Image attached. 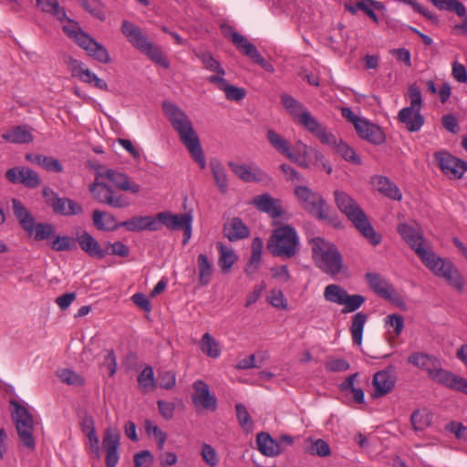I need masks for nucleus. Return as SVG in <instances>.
I'll list each match as a JSON object with an SVG mask.
<instances>
[{
  "label": "nucleus",
  "instance_id": "1",
  "mask_svg": "<svg viewBox=\"0 0 467 467\" xmlns=\"http://www.w3.org/2000/svg\"><path fill=\"white\" fill-rule=\"evenodd\" d=\"M162 110L173 130L178 133L180 140L189 150L191 157L201 169H205L204 153L199 137L187 114L178 106L169 101L162 103Z\"/></svg>",
  "mask_w": 467,
  "mask_h": 467
},
{
  "label": "nucleus",
  "instance_id": "2",
  "mask_svg": "<svg viewBox=\"0 0 467 467\" xmlns=\"http://www.w3.org/2000/svg\"><path fill=\"white\" fill-rule=\"evenodd\" d=\"M407 361L411 366L426 372L429 379L434 383L467 394V379L444 369L436 356L418 351L411 353Z\"/></svg>",
  "mask_w": 467,
  "mask_h": 467
},
{
  "label": "nucleus",
  "instance_id": "3",
  "mask_svg": "<svg viewBox=\"0 0 467 467\" xmlns=\"http://www.w3.org/2000/svg\"><path fill=\"white\" fill-rule=\"evenodd\" d=\"M309 244L313 261L321 272L335 277L346 269L343 256L335 244L322 237H314Z\"/></svg>",
  "mask_w": 467,
  "mask_h": 467
},
{
  "label": "nucleus",
  "instance_id": "4",
  "mask_svg": "<svg viewBox=\"0 0 467 467\" xmlns=\"http://www.w3.org/2000/svg\"><path fill=\"white\" fill-rule=\"evenodd\" d=\"M334 196L338 209L346 214L361 234L373 245L379 244L381 241L380 236L376 234L366 213L357 202L348 193L339 190L334 192Z\"/></svg>",
  "mask_w": 467,
  "mask_h": 467
},
{
  "label": "nucleus",
  "instance_id": "5",
  "mask_svg": "<svg viewBox=\"0 0 467 467\" xmlns=\"http://www.w3.org/2000/svg\"><path fill=\"white\" fill-rule=\"evenodd\" d=\"M77 240L80 249L94 259L102 260L107 255L127 257L130 254V248L122 242H105L101 246L99 241L85 230L77 234Z\"/></svg>",
  "mask_w": 467,
  "mask_h": 467
},
{
  "label": "nucleus",
  "instance_id": "6",
  "mask_svg": "<svg viewBox=\"0 0 467 467\" xmlns=\"http://www.w3.org/2000/svg\"><path fill=\"white\" fill-rule=\"evenodd\" d=\"M299 237L294 227L285 224L274 230L267 243V249L275 255L291 258L298 251Z\"/></svg>",
  "mask_w": 467,
  "mask_h": 467
},
{
  "label": "nucleus",
  "instance_id": "7",
  "mask_svg": "<svg viewBox=\"0 0 467 467\" xmlns=\"http://www.w3.org/2000/svg\"><path fill=\"white\" fill-rule=\"evenodd\" d=\"M121 32L140 52L146 54L153 62L160 64L164 67H168L169 64L163 57L161 49L153 46L147 37L141 33L139 26L130 21H123L121 25Z\"/></svg>",
  "mask_w": 467,
  "mask_h": 467
},
{
  "label": "nucleus",
  "instance_id": "8",
  "mask_svg": "<svg viewBox=\"0 0 467 467\" xmlns=\"http://www.w3.org/2000/svg\"><path fill=\"white\" fill-rule=\"evenodd\" d=\"M10 405L14 408L12 420L16 424L20 442L27 449H35L36 441L33 436L34 420L32 414L16 400H11Z\"/></svg>",
  "mask_w": 467,
  "mask_h": 467
},
{
  "label": "nucleus",
  "instance_id": "9",
  "mask_svg": "<svg viewBox=\"0 0 467 467\" xmlns=\"http://www.w3.org/2000/svg\"><path fill=\"white\" fill-rule=\"evenodd\" d=\"M423 264L435 275L443 277L451 286L460 293L462 292L464 287L463 277L451 262L443 260L432 253V256H429Z\"/></svg>",
  "mask_w": 467,
  "mask_h": 467
},
{
  "label": "nucleus",
  "instance_id": "10",
  "mask_svg": "<svg viewBox=\"0 0 467 467\" xmlns=\"http://www.w3.org/2000/svg\"><path fill=\"white\" fill-rule=\"evenodd\" d=\"M295 193L302 207L319 220L329 218V207L326 201L306 186H297Z\"/></svg>",
  "mask_w": 467,
  "mask_h": 467
},
{
  "label": "nucleus",
  "instance_id": "11",
  "mask_svg": "<svg viewBox=\"0 0 467 467\" xmlns=\"http://www.w3.org/2000/svg\"><path fill=\"white\" fill-rule=\"evenodd\" d=\"M43 197L47 205L52 208L56 214L73 216L83 213L81 204L67 197H60L52 188H43Z\"/></svg>",
  "mask_w": 467,
  "mask_h": 467
},
{
  "label": "nucleus",
  "instance_id": "12",
  "mask_svg": "<svg viewBox=\"0 0 467 467\" xmlns=\"http://www.w3.org/2000/svg\"><path fill=\"white\" fill-rule=\"evenodd\" d=\"M433 157L441 171L451 179H461L467 171V161L454 157L448 151H436Z\"/></svg>",
  "mask_w": 467,
  "mask_h": 467
},
{
  "label": "nucleus",
  "instance_id": "13",
  "mask_svg": "<svg viewBox=\"0 0 467 467\" xmlns=\"http://www.w3.org/2000/svg\"><path fill=\"white\" fill-rule=\"evenodd\" d=\"M158 222L171 230L183 231V244H186L192 236V216L190 213L173 214L169 212H161L157 214Z\"/></svg>",
  "mask_w": 467,
  "mask_h": 467
},
{
  "label": "nucleus",
  "instance_id": "14",
  "mask_svg": "<svg viewBox=\"0 0 467 467\" xmlns=\"http://www.w3.org/2000/svg\"><path fill=\"white\" fill-rule=\"evenodd\" d=\"M398 233L410 248L415 251L422 263L427 261L429 256H432L433 252L423 246L424 238L414 227L407 223H400L398 226Z\"/></svg>",
  "mask_w": 467,
  "mask_h": 467
},
{
  "label": "nucleus",
  "instance_id": "15",
  "mask_svg": "<svg viewBox=\"0 0 467 467\" xmlns=\"http://www.w3.org/2000/svg\"><path fill=\"white\" fill-rule=\"evenodd\" d=\"M74 40L87 51L88 56L97 61L104 64L110 62V57L107 49L81 29L74 35Z\"/></svg>",
  "mask_w": 467,
  "mask_h": 467
},
{
  "label": "nucleus",
  "instance_id": "16",
  "mask_svg": "<svg viewBox=\"0 0 467 467\" xmlns=\"http://www.w3.org/2000/svg\"><path fill=\"white\" fill-rule=\"evenodd\" d=\"M5 179L14 184H23L29 189L37 188L41 179L37 172L25 166H16L5 171Z\"/></svg>",
  "mask_w": 467,
  "mask_h": 467
},
{
  "label": "nucleus",
  "instance_id": "17",
  "mask_svg": "<svg viewBox=\"0 0 467 467\" xmlns=\"http://www.w3.org/2000/svg\"><path fill=\"white\" fill-rule=\"evenodd\" d=\"M192 389V401L196 409H204L211 411L216 410L217 398L211 393L206 382L202 379L194 381Z\"/></svg>",
  "mask_w": 467,
  "mask_h": 467
},
{
  "label": "nucleus",
  "instance_id": "18",
  "mask_svg": "<svg viewBox=\"0 0 467 467\" xmlns=\"http://www.w3.org/2000/svg\"><path fill=\"white\" fill-rule=\"evenodd\" d=\"M296 121L307 131L315 135L321 143H336V136L327 132L326 128L308 110L301 114Z\"/></svg>",
  "mask_w": 467,
  "mask_h": 467
},
{
  "label": "nucleus",
  "instance_id": "19",
  "mask_svg": "<svg viewBox=\"0 0 467 467\" xmlns=\"http://www.w3.org/2000/svg\"><path fill=\"white\" fill-rule=\"evenodd\" d=\"M69 67L71 75L78 78L80 81L88 83L92 87L100 90H109L107 82L99 78L95 73L88 68L84 67L83 63L78 59L70 58Z\"/></svg>",
  "mask_w": 467,
  "mask_h": 467
},
{
  "label": "nucleus",
  "instance_id": "20",
  "mask_svg": "<svg viewBox=\"0 0 467 467\" xmlns=\"http://www.w3.org/2000/svg\"><path fill=\"white\" fill-rule=\"evenodd\" d=\"M374 398H381L389 393L396 384L394 368L389 366L383 370L378 371L373 376Z\"/></svg>",
  "mask_w": 467,
  "mask_h": 467
},
{
  "label": "nucleus",
  "instance_id": "21",
  "mask_svg": "<svg viewBox=\"0 0 467 467\" xmlns=\"http://www.w3.org/2000/svg\"><path fill=\"white\" fill-rule=\"evenodd\" d=\"M120 436L111 428L105 431L102 445L106 451V467H116L119 456L118 452Z\"/></svg>",
  "mask_w": 467,
  "mask_h": 467
},
{
  "label": "nucleus",
  "instance_id": "22",
  "mask_svg": "<svg viewBox=\"0 0 467 467\" xmlns=\"http://www.w3.org/2000/svg\"><path fill=\"white\" fill-rule=\"evenodd\" d=\"M344 7L351 15H356L358 11H362L375 23L379 22V18L374 9L385 10V5L376 0H348L344 4Z\"/></svg>",
  "mask_w": 467,
  "mask_h": 467
},
{
  "label": "nucleus",
  "instance_id": "23",
  "mask_svg": "<svg viewBox=\"0 0 467 467\" xmlns=\"http://www.w3.org/2000/svg\"><path fill=\"white\" fill-rule=\"evenodd\" d=\"M357 134L362 139L374 145L382 144L385 140V133L381 128L364 118L355 129Z\"/></svg>",
  "mask_w": 467,
  "mask_h": 467
},
{
  "label": "nucleus",
  "instance_id": "24",
  "mask_svg": "<svg viewBox=\"0 0 467 467\" xmlns=\"http://www.w3.org/2000/svg\"><path fill=\"white\" fill-rule=\"evenodd\" d=\"M279 200L273 198L269 193L256 195L252 203L261 212L268 213L272 218L276 219L282 216L283 209Z\"/></svg>",
  "mask_w": 467,
  "mask_h": 467
},
{
  "label": "nucleus",
  "instance_id": "25",
  "mask_svg": "<svg viewBox=\"0 0 467 467\" xmlns=\"http://www.w3.org/2000/svg\"><path fill=\"white\" fill-rule=\"evenodd\" d=\"M121 227L130 232H140L144 230L158 231L160 223L157 217L152 216H133L130 219L120 222Z\"/></svg>",
  "mask_w": 467,
  "mask_h": 467
},
{
  "label": "nucleus",
  "instance_id": "26",
  "mask_svg": "<svg viewBox=\"0 0 467 467\" xmlns=\"http://www.w3.org/2000/svg\"><path fill=\"white\" fill-rule=\"evenodd\" d=\"M366 281L378 296L382 298L391 300L392 295L395 293V289L385 278L381 277L379 274L368 273L365 275Z\"/></svg>",
  "mask_w": 467,
  "mask_h": 467
},
{
  "label": "nucleus",
  "instance_id": "27",
  "mask_svg": "<svg viewBox=\"0 0 467 467\" xmlns=\"http://www.w3.org/2000/svg\"><path fill=\"white\" fill-rule=\"evenodd\" d=\"M208 81L214 84L220 90L223 91L225 98L230 101L242 100L246 95V90L244 88H238L229 84L224 77L210 76L208 78Z\"/></svg>",
  "mask_w": 467,
  "mask_h": 467
},
{
  "label": "nucleus",
  "instance_id": "28",
  "mask_svg": "<svg viewBox=\"0 0 467 467\" xmlns=\"http://www.w3.org/2000/svg\"><path fill=\"white\" fill-rule=\"evenodd\" d=\"M398 119L410 132L419 131L424 124V118L420 114V109H401L398 114Z\"/></svg>",
  "mask_w": 467,
  "mask_h": 467
},
{
  "label": "nucleus",
  "instance_id": "29",
  "mask_svg": "<svg viewBox=\"0 0 467 467\" xmlns=\"http://www.w3.org/2000/svg\"><path fill=\"white\" fill-rule=\"evenodd\" d=\"M228 166L233 172L245 182H259L266 178V173L258 168H250L244 164H237L235 162H228Z\"/></svg>",
  "mask_w": 467,
  "mask_h": 467
},
{
  "label": "nucleus",
  "instance_id": "30",
  "mask_svg": "<svg viewBox=\"0 0 467 467\" xmlns=\"http://www.w3.org/2000/svg\"><path fill=\"white\" fill-rule=\"evenodd\" d=\"M33 129L27 125L16 126L2 134L3 140L14 144H27L33 141Z\"/></svg>",
  "mask_w": 467,
  "mask_h": 467
},
{
  "label": "nucleus",
  "instance_id": "31",
  "mask_svg": "<svg viewBox=\"0 0 467 467\" xmlns=\"http://www.w3.org/2000/svg\"><path fill=\"white\" fill-rule=\"evenodd\" d=\"M249 234V228L238 217L233 218L230 222L223 225V235L230 242H235L247 238Z\"/></svg>",
  "mask_w": 467,
  "mask_h": 467
},
{
  "label": "nucleus",
  "instance_id": "32",
  "mask_svg": "<svg viewBox=\"0 0 467 467\" xmlns=\"http://www.w3.org/2000/svg\"><path fill=\"white\" fill-rule=\"evenodd\" d=\"M92 222L99 231L113 232L121 227L116 217L109 213L100 210H94L92 213Z\"/></svg>",
  "mask_w": 467,
  "mask_h": 467
},
{
  "label": "nucleus",
  "instance_id": "33",
  "mask_svg": "<svg viewBox=\"0 0 467 467\" xmlns=\"http://www.w3.org/2000/svg\"><path fill=\"white\" fill-rule=\"evenodd\" d=\"M374 187L383 195L395 201H400L402 194L397 185L385 176L377 175L371 179Z\"/></svg>",
  "mask_w": 467,
  "mask_h": 467
},
{
  "label": "nucleus",
  "instance_id": "34",
  "mask_svg": "<svg viewBox=\"0 0 467 467\" xmlns=\"http://www.w3.org/2000/svg\"><path fill=\"white\" fill-rule=\"evenodd\" d=\"M105 176L121 191L130 192L131 193H138L140 191V184L130 182V178L124 173L114 170H108L105 172Z\"/></svg>",
  "mask_w": 467,
  "mask_h": 467
},
{
  "label": "nucleus",
  "instance_id": "35",
  "mask_svg": "<svg viewBox=\"0 0 467 467\" xmlns=\"http://www.w3.org/2000/svg\"><path fill=\"white\" fill-rule=\"evenodd\" d=\"M12 208L14 215L18 220L21 227L28 234H32L35 226V219L33 215L27 211L21 201L16 198L12 199Z\"/></svg>",
  "mask_w": 467,
  "mask_h": 467
},
{
  "label": "nucleus",
  "instance_id": "36",
  "mask_svg": "<svg viewBox=\"0 0 467 467\" xmlns=\"http://www.w3.org/2000/svg\"><path fill=\"white\" fill-rule=\"evenodd\" d=\"M257 448L260 452L268 457H275L283 452L280 443L268 433L261 432L256 437Z\"/></svg>",
  "mask_w": 467,
  "mask_h": 467
},
{
  "label": "nucleus",
  "instance_id": "37",
  "mask_svg": "<svg viewBox=\"0 0 467 467\" xmlns=\"http://www.w3.org/2000/svg\"><path fill=\"white\" fill-rule=\"evenodd\" d=\"M27 161L37 164L47 171L50 172H62L64 171L62 163L50 156L43 154L26 153L25 156Z\"/></svg>",
  "mask_w": 467,
  "mask_h": 467
},
{
  "label": "nucleus",
  "instance_id": "38",
  "mask_svg": "<svg viewBox=\"0 0 467 467\" xmlns=\"http://www.w3.org/2000/svg\"><path fill=\"white\" fill-rule=\"evenodd\" d=\"M266 138L270 145L286 158H293L290 142L273 130H268Z\"/></svg>",
  "mask_w": 467,
  "mask_h": 467
},
{
  "label": "nucleus",
  "instance_id": "39",
  "mask_svg": "<svg viewBox=\"0 0 467 467\" xmlns=\"http://www.w3.org/2000/svg\"><path fill=\"white\" fill-rule=\"evenodd\" d=\"M216 247L219 251L218 265L221 267L223 273H229L236 262L237 256L233 249L225 246L222 243H217Z\"/></svg>",
  "mask_w": 467,
  "mask_h": 467
},
{
  "label": "nucleus",
  "instance_id": "40",
  "mask_svg": "<svg viewBox=\"0 0 467 467\" xmlns=\"http://www.w3.org/2000/svg\"><path fill=\"white\" fill-rule=\"evenodd\" d=\"M210 167L216 186L222 193H225L228 191V179L225 168L223 163L216 159L210 161Z\"/></svg>",
  "mask_w": 467,
  "mask_h": 467
},
{
  "label": "nucleus",
  "instance_id": "41",
  "mask_svg": "<svg viewBox=\"0 0 467 467\" xmlns=\"http://www.w3.org/2000/svg\"><path fill=\"white\" fill-rule=\"evenodd\" d=\"M368 319V315L363 312H358L352 317L350 333L353 343L361 346L364 327Z\"/></svg>",
  "mask_w": 467,
  "mask_h": 467
},
{
  "label": "nucleus",
  "instance_id": "42",
  "mask_svg": "<svg viewBox=\"0 0 467 467\" xmlns=\"http://www.w3.org/2000/svg\"><path fill=\"white\" fill-rule=\"evenodd\" d=\"M197 266L199 272V284L206 286L212 280L213 273V263L204 254H200L197 257Z\"/></svg>",
  "mask_w": 467,
  "mask_h": 467
},
{
  "label": "nucleus",
  "instance_id": "43",
  "mask_svg": "<svg viewBox=\"0 0 467 467\" xmlns=\"http://www.w3.org/2000/svg\"><path fill=\"white\" fill-rule=\"evenodd\" d=\"M327 145L332 146L335 149L336 152L338 153L347 161H349L356 165L361 164L360 157L356 153L353 148H351L342 140H337V139L336 138L335 144Z\"/></svg>",
  "mask_w": 467,
  "mask_h": 467
},
{
  "label": "nucleus",
  "instance_id": "44",
  "mask_svg": "<svg viewBox=\"0 0 467 467\" xmlns=\"http://www.w3.org/2000/svg\"><path fill=\"white\" fill-rule=\"evenodd\" d=\"M202 351L210 358H217L221 355V347L218 341L208 332L204 333L200 341Z\"/></svg>",
  "mask_w": 467,
  "mask_h": 467
},
{
  "label": "nucleus",
  "instance_id": "45",
  "mask_svg": "<svg viewBox=\"0 0 467 467\" xmlns=\"http://www.w3.org/2000/svg\"><path fill=\"white\" fill-rule=\"evenodd\" d=\"M194 54L202 61L204 68L216 72V76L224 77L225 70L222 67L221 63L216 60L210 52L194 50Z\"/></svg>",
  "mask_w": 467,
  "mask_h": 467
},
{
  "label": "nucleus",
  "instance_id": "46",
  "mask_svg": "<svg viewBox=\"0 0 467 467\" xmlns=\"http://www.w3.org/2000/svg\"><path fill=\"white\" fill-rule=\"evenodd\" d=\"M281 102L284 108L289 112L293 118L297 120L299 116L306 112L307 109L297 99L288 94H283L281 96Z\"/></svg>",
  "mask_w": 467,
  "mask_h": 467
},
{
  "label": "nucleus",
  "instance_id": "47",
  "mask_svg": "<svg viewBox=\"0 0 467 467\" xmlns=\"http://www.w3.org/2000/svg\"><path fill=\"white\" fill-rule=\"evenodd\" d=\"M242 53L248 57L252 61L261 66V67L265 71L270 73L275 71L274 66L261 56L257 47L253 43L247 44L245 49Z\"/></svg>",
  "mask_w": 467,
  "mask_h": 467
},
{
  "label": "nucleus",
  "instance_id": "48",
  "mask_svg": "<svg viewBox=\"0 0 467 467\" xmlns=\"http://www.w3.org/2000/svg\"><path fill=\"white\" fill-rule=\"evenodd\" d=\"M431 3L440 10L452 11L461 17L466 16V7L458 0H431Z\"/></svg>",
  "mask_w": 467,
  "mask_h": 467
},
{
  "label": "nucleus",
  "instance_id": "49",
  "mask_svg": "<svg viewBox=\"0 0 467 467\" xmlns=\"http://www.w3.org/2000/svg\"><path fill=\"white\" fill-rule=\"evenodd\" d=\"M348 292L342 286L331 284L325 287L324 297L327 301L342 306Z\"/></svg>",
  "mask_w": 467,
  "mask_h": 467
},
{
  "label": "nucleus",
  "instance_id": "50",
  "mask_svg": "<svg viewBox=\"0 0 467 467\" xmlns=\"http://www.w3.org/2000/svg\"><path fill=\"white\" fill-rule=\"evenodd\" d=\"M89 192L100 203H109L113 190L104 182H94L89 185Z\"/></svg>",
  "mask_w": 467,
  "mask_h": 467
},
{
  "label": "nucleus",
  "instance_id": "51",
  "mask_svg": "<svg viewBox=\"0 0 467 467\" xmlns=\"http://www.w3.org/2000/svg\"><path fill=\"white\" fill-rule=\"evenodd\" d=\"M432 416L427 410H417L410 416V422L415 431H423L431 423Z\"/></svg>",
  "mask_w": 467,
  "mask_h": 467
},
{
  "label": "nucleus",
  "instance_id": "52",
  "mask_svg": "<svg viewBox=\"0 0 467 467\" xmlns=\"http://www.w3.org/2000/svg\"><path fill=\"white\" fill-rule=\"evenodd\" d=\"M222 33L224 36L229 37L235 47L243 52L245 49L247 44L251 42L243 35L236 32L231 26L223 24L221 26Z\"/></svg>",
  "mask_w": 467,
  "mask_h": 467
},
{
  "label": "nucleus",
  "instance_id": "53",
  "mask_svg": "<svg viewBox=\"0 0 467 467\" xmlns=\"http://www.w3.org/2000/svg\"><path fill=\"white\" fill-rule=\"evenodd\" d=\"M36 5L43 12L50 13L58 20H64L67 17L66 11L60 7L57 0H36Z\"/></svg>",
  "mask_w": 467,
  "mask_h": 467
},
{
  "label": "nucleus",
  "instance_id": "54",
  "mask_svg": "<svg viewBox=\"0 0 467 467\" xmlns=\"http://www.w3.org/2000/svg\"><path fill=\"white\" fill-rule=\"evenodd\" d=\"M138 383L143 392H149L155 389L156 380L154 378L153 368L146 366L138 376Z\"/></svg>",
  "mask_w": 467,
  "mask_h": 467
},
{
  "label": "nucleus",
  "instance_id": "55",
  "mask_svg": "<svg viewBox=\"0 0 467 467\" xmlns=\"http://www.w3.org/2000/svg\"><path fill=\"white\" fill-rule=\"evenodd\" d=\"M310 445L307 448V452L311 455H317L318 457H327L331 454L329 444L323 439H312L307 440Z\"/></svg>",
  "mask_w": 467,
  "mask_h": 467
},
{
  "label": "nucleus",
  "instance_id": "56",
  "mask_svg": "<svg viewBox=\"0 0 467 467\" xmlns=\"http://www.w3.org/2000/svg\"><path fill=\"white\" fill-rule=\"evenodd\" d=\"M76 241L73 237L67 235H57L50 243V248L56 252H67L76 248Z\"/></svg>",
  "mask_w": 467,
  "mask_h": 467
},
{
  "label": "nucleus",
  "instance_id": "57",
  "mask_svg": "<svg viewBox=\"0 0 467 467\" xmlns=\"http://www.w3.org/2000/svg\"><path fill=\"white\" fill-rule=\"evenodd\" d=\"M35 240L43 241L55 236L56 228L49 223H38L34 226Z\"/></svg>",
  "mask_w": 467,
  "mask_h": 467
},
{
  "label": "nucleus",
  "instance_id": "58",
  "mask_svg": "<svg viewBox=\"0 0 467 467\" xmlns=\"http://www.w3.org/2000/svg\"><path fill=\"white\" fill-rule=\"evenodd\" d=\"M57 377L62 382L67 383V385L82 386L85 382L82 376L68 368L57 371Z\"/></svg>",
  "mask_w": 467,
  "mask_h": 467
},
{
  "label": "nucleus",
  "instance_id": "59",
  "mask_svg": "<svg viewBox=\"0 0 467 467\" xmlns=\"http://www.w3.org/2000/svg\"><path fill=\"white\" fill-rule=\"evenodd\" d=\"M366 301V298L361 295H349L348 293L344 302L342 313H351L358 310Z\"/></svg>",
  "mask_w": 467,
  "mask_h": 467
},
{
  "label": "nucleus",
  "instance_id": "60",
  "mask_svg": "<svg viewBox=\"0 0 467 467\" xmlns=\"http://www.w3.org/2000/svg\"><path fill=\"white\" fill-rule=\"evenodd\" d=\"M145 430L149 435L154 436L157 441V447L160 451H161L167 440L166 433L162 431L157 425H153L152 422L149 420H145Z\"/></svg>",
  "mask_w": 467,
  "mask_h": 467
},
{
  "label": "nucleus",
  "instance_id": "61",
  "mask_svg": "<svg viewBox=\"0 0 467 467\" xmlns=\"http://www.w3.org/2000/svg\"><path fill=\"white\" fill-rule=\"evenodd\" d=\"M201 455L203 461L210 467H216L219 463V457L216 451L207 443H204L202 447Z\"/></svg>",
  "mask_w": 467,
  "mask_h": 467
},
{
  "label": "nucleus",
  "instance_id": "62",
  "mask_svg": "<svg viewBox=\"0 0 467 467\" xmlns=\"http://www.w3.org/2000/svg\"><path fill=\"white\" fill-rule=\"evenodd\" d=\"M157 381L160 388L171 389L176 384V374L171 370L160 372Z\"/></svg>",
  "mask_w": 467,
  "mask_h": 467
},
{
  "label": "nucleus",
  "instance_id": "63",
  "mask_svg": "<svg viewBox=\"0 0 467 467\" xmlns=\"http://www.w3.org/2000/svg\"><path fill=\"white\" fill-rule=\"evenodd\" d=\"M325 368L328 372H343L348 370L350 365L344 358H330L326 362Z\"/></svg>",
  "mask_w": 467,
  "mask_h": 467
},
{
  "label": "nucleus",
  "instance_id": "64",
  "mask_svg": "<svg viewBox=\"0 0 467 467\" xmlns=\"http://www.w3.org/2000/svg\"><path fill=\"white\" fill-rule=\"evenodd\" d=\"M154 457L148 450L140 451L134 455L135 467H150Z\"/></svg>",
  "mask_w": 467,
  "mask_h": 467
}]
</instances>
